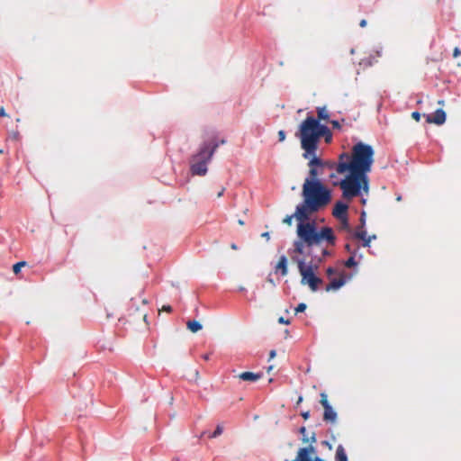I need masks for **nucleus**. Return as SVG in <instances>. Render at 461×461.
Here are the masks:
<instances>
[{
  "mask_svg": "<svg viewBox=\"0 0 461 461\" xmlns=\"http://www.w3.org/2000/svg\"><path fill=\"white\" fill-rule=\"evenodd\" d=\"M302 195L303 202L296 206L295 219L298 239L294 241L293 253L302 255L305 248L320 245L327 240L330 245L335 243L333 230L330 227H323L319 231L314 222L306 221L310 216L325 207L331 200L330 191L321 181H304Z\"/></svg>",
  "mask_w": 461,
  "mask_h": 461,
  "instance_id": "nucleus-1",
  "label": "nucleus"
},
{
  "mask_svg": "<svg viewBox=\"0 0 461 461\" xmlns=\"http://www.w3.org/2000/svg\"><path fill=\"white\" fill-rule=\"evenodd\" d=\"M295 136L301 141V148L303 149V158L317 153L319 142L322 137L326 143H330L332 140V133L329 127L318 122L313 116H307L301 122Z\"/></svg>",
  "mask_w": 461,
  "mask_h": 461,
  "instance_id": "nucleus-2",
  "label": "nucleus"
},
{
  "mask_svg": "<svg viewBox=\"0 0 461 461\" xmlns=\"http://www.w3.org/2000/svg\"><path fill=\"white\" fill-rule=\"evenodd\" d=\"M374 163V149L370 145L363 142L355 144L351 154L341 153L339 157L337 173L344 174L348 170H354L367 175Z\"/></svg>",
  "mask_w": 461,
  "mask_h": 461,
  "instance_id": "nucleus-3",
  "label": "nucleus"
},
{
  "mask_svg": "<svg viewBox=\"0 0 461 461\" xmlns=\"http://www.w3.org/2000/svg\"><path fill=\"white\" fill-rule=\"evenodd\" d=\"M225 140H221L220 142L215 139L209 141H204L197 153L192 156L190 159V171L194 176H204L207 173V164L212 158L215 150L220 144H224Z\"/></svg>",
  "mask_w": 461,
  "mask_h": 461,
  "instance_id": "nucleus-4",
  "label": "nucleus"
},
{
  "mask_svg": "<svg viewBox=\"0 0 461 461\" xmlns=\"http://www.w3.org/2000/svg\"><path fill=\"white\" fill-rule=\"evenodd\" d=\"M349 174L339 182H333V185H339L345 199H352L360 195L361 190L368 192V176L366 174L354 170H348Z\"/></svg>",
  "mask_w": 461,
  "mask_h": 461,
  "instance_id": "nucleus-5",
  "label": "nucleus"
},
{
  "mask_svg": "<svg viewBox=\"0 0 461 461\" xmlns=\"http://www.w3.org/2000/svg\"><path fill=\"white\" fill-rule=\"evenodd\" d=\"M292 260L297 264L300 275L302 276L301 284L307 285L309 288L315 292L319 285L322 284L321 278L315 276V270L318 268L317 264H313L312 260L308 264L302 258L292 256Z\"/></svg>",
  "mask_w": 461,
  "mask_h": 461,
  "instance_id": "nucleus-6",
  "label": "nucleus"
},
{
  "mask_svg": "<svg viewBox=\"0 0 461 461\" xmlns=\"http://www.w3.org/2000/svg\"><path fill=\"white\" fill-rule=\"evenodd\" d=\"M320 402L324 409L323 420L334 424L337 420V412L333 410L328 402V397L325 393L320 394Z\"/></svg>",
  "mask_w": 461,
  "mask_h": 461,
  "instance_id": "nucleus-7",
  "label": "nucleus"
},
{
  "mask_svg": "<svg viewBox=\"0 0 461 461\" xmlns=\"http://www.w3.org/2000/svg\"><path fill=\"white\" fill-rule=\"evenodd\" d=\"M304 158L309 160L308 166H319L322 167L324 171L325 169H329L330 171L335 169L337 171L338 163L331 160H323L317 156V153H312Z\"/></svg>",
  "mask_w": 461,
  "mask_h": 461,
  "instance_id": "nucleus-8",
  "label": "nucleus"
},
{
  "mask_svg": "<svg viewBox=\"0 0 461 461\" xmlns=\"http://www.w3.org/2000/svg\"><path fill=\"white\" fill-rule=\"evenodd\" d=\"M348 205L347 203L339 201L334 205L332 214L340 221H344L345 227L349 228L348 220Z\"/></svg>",
  "mask_w": 461,
  "mask_h": 461,
  "instance_id": "nucleus-9",
  "label": "nucleus"
},
{
  "mask_svg": "<svg viewBox=\"0 0 461 461\" xmlns=\"http://www.w3.org/2000/svg\"><path fill=\"white\" fill-rule=\"evenodd\" d=\"M352 276V274H346L345 272H340L339 274V277L330 280V282L327 285L325 290L327 292L331 290H338L340 287H342L347 283V281L350 280Z\"/></svg>",
  "mask_w": 461,
  "mask_h": 461,
  "instance_id": "nucleus-10",
  "label": "nucleus"
},
{
  "mask_svg": "<svg viewBox=\"0 0 461 461\" xmlns=\"http://www.w3.org/2000/svg\"><path fill=\"white\" fill-rule=\"evenodd\" d=\"M315 453V447L310 444L308 447L299 448L297 456L293 461H312V456Z\"/></svg>",
  "mask_w": 461,
  "mask_h": 461,
  "instance_id": "nucleus-11",
  "label": "nucleus"
},
{
  "mask_svg": "<svg viewBox=\"0 0 461 461\" xmlns=\"http://www.w3.org/2000/svg\"><path fill=\"white\" fill-rule=\"evenodd\" d=\"M428 123L441 125L446 122V113L442 109H438L433 114L425 115Z\"/></svg>",
  "mask_w": 461,
  "mask_h": 461,
  "instance_id": "nucleus-12",
  "label": "nucleus"
},
{
  "mask_svg": "<svg viewBox=\"0 0 461 461\" xmlns=\"http://www.w3.org/2000/svg\"><path fill=\"white\" fill-rule=\"evenodd\" d=\"M356 239L361 240L363 241V247H369L372 240L376 238L375 235L367 236L366 231L364 228L358 227L354 233Z\"/></svg>",
  "mask_w": 461,
  "mask_h": 461,
  "instance_id": "nucleus-13",
  "label": "nucleus"
},
{
  "mask_svg": "<svg viewBox=\"0 0 461 461\" xmlns=\"http://www.w3.org/2000/svg\"><path fill=\"white\" fill-rule=\"evenodd\" d=\"M309 167V175L305 178L304 181H321L319 176L324 174V170L322 167L319 166H308Z\"/></svg>",
  "mask_w": 461,
  "mask_h": 461,
  "instance_id": "nucleus-14",
  "label": "nucleus"
},
{
  "mask_svg": "<svg viewBox=\"0 0 461 461\" xmlns=\"http://www.w3.org/2000/svg\"><path fill=\"white\" fill-rule=\"evenodd\" d=\"M287 265V258L285 255L281 256L276 266L275 267L276 273H280L283 276H286L288 274Z\"/></svg>",
  "mask_w": 461,
  "mask_h": 461,
  "instance_id": "nucleus-15",
  "label": "nucleus"
},
{
  "mask_svg": "<svg viewBox=\"0 0 461 461\" xmlns=\"http://www.w3.org/2000/svg\"><path fill=\"white\" fill-rule=\"evenodd\" d=\"M316 113L317 118H315V120H318V122L321 121H324L326 122H330V113L325 106L317 107Z\"/></svg>",
  "mask_w": 461,
  "mask_h": 461,
  "instance_id": "nucleus-16",
  "label": "nucleus"
},
{
  "mask_svg": "<svg viewBox=\"0 0 461 461\" xmlns=\"http://www.w3.org/2000/svg\"><path fill=\"white\" fill-rule=\"evenodd\" d=\"M239 377L243 381L255 382L261 377V375L252 372H243L239 375Z\"/></svg>",
  "mask_w": 461,
  "mask_h": 461,
  "instance_id": "nucleus-17",
  "label": "nucleus"
},
{
  "mask_svg": "<svg viewBox=\"0 0 461 461\" xmlns=\"http://www.w3.org/2000/svg\"><path fill=\"white\" fill-rule=\"evenodd\" d=\"M336 461H348L347 453L342 445H339L335 455Z\"/></svg>",
  "mask_w": 461,
  "mask_h": 461,
  "instance_id": "nucleus-18",
  "label": "nucleus"
},
{
  "mask_svg": "<svg viewBox=\"0 0 461 461\" xmlns=\"http://www.w3.org/2000/svg\"><path fill=\"white\" fill-rule=\"evenodd\" d=\"M299 431L303 435L302 441L303 443H309L310 442L311 444H312V443L316 442V438H315V433L314 432L312 433L311 437H308L306 435V429H305V427H301Z\"/></svg>",
  "mask_w": 461,
  "mask_h": 461,
  "instance_id": "nucleus-19",
  "label": "nucleus"
},
{
  "mask_svg": "<svg viewBox=\"0 0 461 461\" xmlns=\"http://www.w3.org/2000/svg\"><path fill=\"white\" fill-rule=\"evenodd\" d=\"M186 326H187V329L191 332H193V333H195V332L201 330L202 328H203L201 323L199 321H194H194H188L186 322Z\"/></svg>",
  "mask_w": 461,
  "mask_h": 461,
  "instance_id": "nucleus-20",
  "label": "nucleus"
},
{
  "mask_svg": "<svg viewBox=\"0 0 461 461\" xmlns=\"http://www.w3.org/2000/svg\"><path fill=\"white\" fill-rule=\"evenodd\" d=\"M357 265V261L355 260V257L354 255H352L351 257H349L344 263V266L346 267H356Z\"/></svg>",
  "mask_w": 461,
  "mask_h": 461,
  "instance_id": "nucleus-21",
  "label": "nucleus"
},
{
  "mask_svg": "<svg viewBox=\"0 0 461 461\" xmlns=\"http://www.w3.org/2000/svg\"><path fill=\"white\" fill-rule=\"evenodd\" d=\"M26 265V262L25 261H20V262H17L16 264H14L13 266V271L15 275H18L22 269L23 267H24Z\"/></svg>",
  "mask_w": 461,
  "mask_h": 461,
  "instance_id": "nucleus-22",
  "label": "nucleus"
},
{
  "mask_svg": "<svg viewBox=\"0 0 461 461\" xmlns=\"http://www.w3.org/2000/svg\"><path fill=\"white\" fill-rule=\"evenodd\" d=\"M306 304L304 303H301L297 305V307L294 309V312L295 314L299 313V312H303L305 311L306 309Z\"/></svg>",
  "mask_w": 461,
  "mask_h": 461,
  "instance_id": "nucleus-23",
  "label": "nucleus"
},
{
  "mask_svg": "<svg viewBox=\"0 0 461 461\" xmlns=\"http://www.w3.org/2000/svg\"><path fill=\"white\" fill-rule=\"evenodd\" d=\"M222 427L221 425H218L214 430V432L210 436V438H216L220 436L222 433Z\"/></svg>",
  "mask_w": 461,
  "mask_h": 461,
  "instance_id": "nucleus-24",
  "label": "nucleus"
},
{
  "mask_svg": "<svg viewBox=\"0 0 461 461\" xmlns=\"http://www.w3.org/2000/svg\"><path fill=\"white\" fill-rule=\"evenodd\" d=\"M293 218H295V212L292 215H286L284 220H283V222L285 224H287V225H291L292 224V220Z\"/></svg>",
  "mask_w": 461,
  "mask_h": 461,
  "instance_id": "nucleus-25",
  "label": "nucleus"
},
{
  "mask_svg": "<svg viewBox=\"0 0 461 461\" xmlns=\"http://www.w3.org/2000/svg\"><path fill=\"white\" fill-rule=\"evenodd\" d=\"M360 226L361 228H364L365 224H366V212H362L361 213V216H360Z\"/></svg>",
  "mask_w": 461,
  "mask_h": 461,
  "instance_id": "nucleus-26",
  "label": "nucleus"
},
{
  "mask_svg": "<svg viewBox=\"0 0 461 461\" xmlns=\"http://www.w3.org/2000/svg\"><path fill=\"white\" fill-rule=\"evenodd\" d=\"M278 140L279 141H284L285 140V132L283 130L278 131Z\"/></svg>",
  "mask_w": 461,
  "mask_h": 461,
  "instance_id": "nucleus-27",
  "label": "nucleus"
},
{
  "mask_svg": "<svg viewBox=\"0 0 461 461\" xmlns=\"http://www.w3.org/2000/svg\"><path fill=\"white\" fill-rule=\"evenodd\" d=\"M420 113L419 112H413L411 113V118L414 119L416 122H419L420 120Z\"/></svg>",
  "mask_w": 461,
  "mask_h": 461,
  "instance_id": "nucleus-28",
  "label": "nucleus"
},
{
  "mask_svg": "<svg viewBox=\"0 0 461 461\" xmlns=\"http://www.w3.org/2000/svg\"><path fill=\"white\" fill-rule=\"evenodd\" d=\"M334 129H340L341 125L338 121H330Z\"/></svg>",
  "mask_w": 461,
  "mask_h": 461,
  "instance_id": "nucleus-29",
  "label": "nucleus"
},
{
  "mask_svg": "<svg viewBox=\"0 0 461 461\" xmlns=\"http://www.w3.org/2000/svg\"><path fill=\"white\" fill-rule=\"evenodd\" d=\"M335 273H336V270L333 267H328L326 270V274L329 277H330Z\"/></svg>",
  "mask_w": 461,
  "mask_h": 461,
  "instance_id": "nucleus-30",
  "label": "nucleus"
},
{
  "mask_svg": "<svg viewBox=\"0 0 461 461\" xmlns=\"http://www.w3.org/2000/svg\"><path fill=\"white\" fill-rule=\"evenodd\" d=\"M278 322L282 323V324H285V325L290 324V321L289 320H285L284 317H280L278 319Z\"/></svg>",
  "mask_w": 461,
  "mask_h": 461,
  "instance_id": "nucleus-31",
  "label": "nucleus"
},
{
  "mask_svg": "<svg viewBox=\"0 0 461 461\" xmlns=\"http://www.w3.org/2000/svg\"><path fill=\"white\" fill-rule=\"evenodd\" d=\"M160 311H165L167 312H172V307L170 305H163Z\"/></svg>",
  "mask_w": 461,
  "mask_h": 461,
  "instance_id": "nucleus-32",
  "label": "nucleus"
},
{
  "mask_svg": "<svg viewBox=\"0 0 461 461\" xmlns=\"http://www.w3.org/2000/svg\"><path fill=\"white\" fill-rule=\"evenodd\" d=\"M459 55H461V51L459 50V49H458V48H455V49H454V52H453V56H454L455 58H456V57H458Z\"/></svg>",
  "mask_w": 461,
  "mask_h": 461,
  "instance_id": "nucleus-33",
  "label": "nucleus"
},
{
  "mask_svg": "<svg viewBox=\"0 0 461 461\" xmlns=\"http://www.w3.org/2000/svg\"><path fill=\"white\" fill-rule=\"evenodd\" d=\"M224 191H225V188L221 187V190L217 194V197L219 198V197L222 196L224 194Z\"/></svg>",
  "mask_w": 461,
  "mask_h": 461,
  "instance_id": "nucleus-34",
  "label": "nucleus"
},
{
  "mask_svg": "<svg viewBox=\"0 0 461 461\" xmlns=\"http://www.w3.org/2000/svg\"><path fill=\"white\" fill-rule=\"evenodd\" d=\"M366 23H367L366 20L363 19L360 21L359 25H360V27L364 28L366 26Z\"/></svg>",
  "mask_w": 461,
  "mask_h": 461,
  "instance_id": "nucleus-35",
  "label": "nucleus"
},
{
  "mask_svg": "<svg viewBox=\"0 0 461 461\" xmlns=\"http://www.w3.org/2000/svg\"><path fill=\"white\" fill-rule=\"evenodd\" d=\"M261 236L263 238H265L267 240H268L270 239L269 232H264V233L261 234Z\"/></svg>",
  "mask_w": 461,
  "mask_h": 461,
  "instance_id": "nucleus-36",
  "label": "nucleus"
},
{
  "mask_svg": "<svg viewBox=\"0 0 461 461\" xmlns=\"http://www.w3.org/2000/svg\"><path fill=\"white\" fill-rule=\"evenodd\" d=\"M1 116H7L4 107L0 108V117Z\"/></svg>",
  "mask_w": 461,
  "mask_h": 461,
  "instance_id": "nucleus-37",
  "label": "nucleus"
},
{
  "mask_svg": "<svg viewBox=\"0 0 461 461\" xmlns=\"http://www.w3.org/2000/svg\"><path fill=\"white\" fill-rule=\"evenodd\" d=\"M302 416L304 420H307L309 417H310V412L309 411H306V412H303L302 413Z\"/></svg>",
  "mask_w": 461,
  "mask_h": 461,
  "instance_id": "nucleus-38",
  "label": "nucleus"
},
{
  "mask_svg": "<svg viewBox=\"0 0 461 461\" xmlns=\"http://www.w3.org/2000/svg\"><path fill=\"white\" fill-rule=\"evenodd\" d=\"M276 350H271L269 353V358H274L276 357Z\"/></svg>",
  "mask_w": 461,
  "mask_h": 461,
  "instance_id": "nucleus-39",
  "label": "nucleus"
},
{
  "mask_svg": "<svg viewBox=\"0 0 461 461\" xmlns=\"http://www.w3.org/2000/svg\"><path fill=\"white\" fill-rule=\"evenodd\" d=\"M230 248L234 250L238 249V246L235 243H231Z\"/></svg>",
  "mask_w": 461,
  "mask_h": 461,
  "instance_id": "nucleus-40",
  "label": "nucleus"
},
{
  "mask_svg": "<svg viewBox=\"0 0 461 461\" xmlns=\"http://www.w3.org/2000/svg\"><path fill=\"white\" fill-rule=\"evenodd\" d=\"M345 249H347V251L351 252V248H350V245H349V244H347V245L345 246Z\"/></svg>",
  "mask_w": 461,
  "mask_h": 461,
  "instance_id": "nucleus-41",
  "label": "nucleus"
},
{
  "mask_svg": "<svg viewBox=\"0 0 461 461\" xmlns=\"http://www.w3.org/2000/svg\"><path fill=\"white\" fill-rule=\"evenodd\" d=\"M329 177H330V179H332V178L336 177L335 173H334V172H331V173L329 175Z\"/></svg>",
  "mask_w": 461,
  "mask_h": 461,
  "instance_id": "nucleus-42",
  "label": "nucleus"
},
{
  "mask_svg": "<svg viewBox=\"0 0 461 461\" xmlns=\"http://www.w3.org/2000/svg\"><path fill=\"white\" fill-rule=\"evenodd\" d=\"M312 461H324L321 457L315 456Z\"/></svg>",
  "mask_w": 461,
  "mask_h": 461,
  "instance_id": "nucleus-43",
  "label": "nucleus"
},
{
  "mask_svg": "<svg viewBox=\"0 0 461 461\" xmlns=\"http://www.w3.org/2000/svg\"><path fill=\"white\" fill-rule=\"evenodd\" d=\"M238 223L242 226V225H244V221L243 220H239Z\"/></svg>",
  "mask_w": 461,
  "mask_h": 461,
  "instance_id": "nucleus-44",
  "label": "nucleus"
},
{
  "mask_svg": "<svg viewBox=\"0 0 461 461\" xmlns=\"http://www.w3.org/2000/svg\"><path fill=\"white\" fill-rule=\"evenodd\" d=\"M203 358L204 360H208V359H209V355H207V354H206V355H203Z\"/></svg>",
  "mask_w": 461,
  "mask_h": 461,
  "instance_id": "nucleus-45",
  "label": "nucleus"
},
{
  "mask_svg": "<svg viewBox=\"0 0 461 461\" xmlns=\"http://www.w3.org/2000/svg\"><path fill=\"white\" fill-rule=\"evenodd\" d=\"M341 224H342V227H343L344 229H348L347 227H345V222H344V221H341Z\"/></svg>",
  "mask_w": 461,
  "mask_h": 461,
  "instance_id": "nucleus-46",
  "label": "nucleus"
},
{
  "mask_svg": "<svg viewBox=\"0 0 461 461\" xmlns=\"http://www.w3.org/2000/svg\"><path fill=\"white\" fill-rule=\"evenodd\" d=\"M322 253H323V255L328 254V253H327V251H326V249H323V250H322Z\"/></svg>",
  "mask_w": 461,
  "mask_h": 461,
  "instance_id": "nucleus-47",
  "label": "nucleus"
},
{
  "mask_svg": "<svg viewBox=\"0 0 461 461\" xmlns=\"http://www.w3.org/2000/svg\"><path fill=\"white\" fill-rule=\"evenodd\" d=\"M147 318V314H143V320L145 321Z\"/></svg>",
  "mask_w": 461,
  "mask_h": 461,
  "instance_id": "nucleus-48",
  "label": "nucleus"
}]
</instances>
